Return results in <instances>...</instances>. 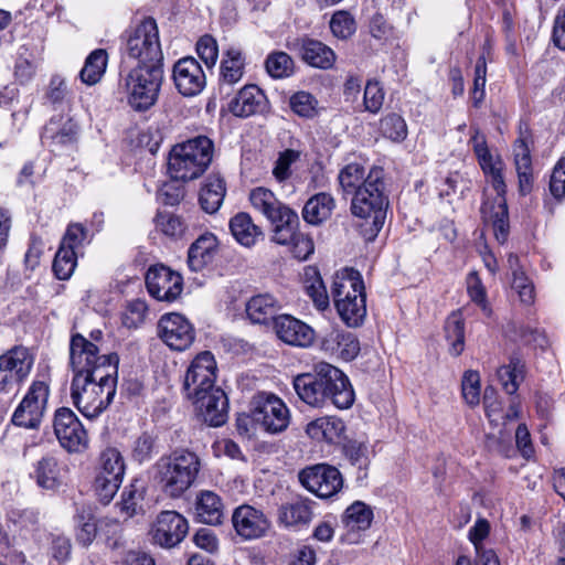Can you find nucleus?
Returning <instances> with one entry per match:
<instances>
[{
  "label": "nucleus",
  "instance_id": "obj_1",
  "mask_svg": "<svg viewBox=\"0 0 565 565\" xmlns=\"http://www.w3.org/2000/svg\"><path fill=\"white\" fill-rule=\"evenodd\" d=\"M294 388L299 398L312 407L322 408L332 404L339 409H348L355 399L349 377L327 362L315 364L312 373L297 375Z\"/></svg>",
  "mask_w": 565,
  "mask_h": 565
},
{
  "label": "nucleus",
  "instance_id": "obj_2",
  "mask_svg": "<svg viewBox=\"0 0 565 565\" xmlns=\"http://www.w3.org/2000/svg\"><path fill=\"white\" fill-rule=\"evenodd\" d=\"M469 145L473 150L487 184L495 192L493 202H490L488 199L484 201L482 213L484 217L492 223L495 238L500 243H503L509 233L504 161L499 153L493 152L489 148L486 136L480 134L477 128H473Z\"/></svg>",
  "mask_w": 565,
  "mask_h": 565
},
{
  "label": "nucleus",
  "instance_id": "obj_3",
  "mask_svg": "<svg viewBox=\"0 0 565 565\" xmlns=\"http://www.w3.org/2000/svg\"><path fill=\"white\" fill-rule=\"evenodd\" d=\"M117 373L98 370V374L73 376L71 398L76 408L88 419L100 416L116 395Z\"/></svg>",
  "mask_w": 565,
  "mask_h": 565
},
{
  "label": "nucleus",
  "instance_id": "obj_4",
  "mask_svg": "<svg viewBox=\"0 0 565 565\" xmlns=\"http://www.w3.org/2000/svg\"><path fill=\"white\" fill-rule=\"evenodd\" d=\"M201 468L193 451L181 449L162 456L154 465V480L169 498H180L194 483Z\"/></svg>",
  "mask_w": 565,
  "mask_h": 565
},
{
  "label": "nucleus",
  "instance_id": "obj_5",
  "mask_svg": "<svg viewBox=\"0 0 565 565\" xmlns=\"http://www.w3.org/2000/svg\"><path fill=\"white\" fill-rule=\"evenodd\" d=\"M331 294L340 319L350 328L360 327L366 317V295L361 274L353 268L337 271Z\"/></svg>",
  "mask_w": 565,
  "mask_h": 565
},
{
  "label": "nucleus",
  "instance_id": "obj_6",
  "mask_svg": "<svg viewBox=\"0 0 565 565\" xmlns=\"http://www.w3.org/2000/svg\"><path fill=\"white\" fill-rule=\"evenodd\" d=\"M214 145L205 136H196L172 147L168 172L174 180L191 181L201 177L212 162Z\"/></svg>",
  "mask_w": 565,
  "mask_h": 565
},
{
  "label": "nucleus",
  "instance_id": "obj_7",
  "mask_svg": "<svg viewBox=\"0 0 565 565\" xmlns=\"http://www.w3.org/2000/svg\"><path fill=\"white\" fill-rule=\"evenodd\" d=\"M387 206L384 171L380 167L372 166L369 168V181L352 196L351 213L355 217L370 221L372 235L375 236L385 222Z\"/></svg>",
  "mask_w": 565,
  "mask_h": 565
},
{
  "label": "nucleus",
  "instance_id": "obj_8",
  "mask_svg": "<svg viewBox=\"0 0 565 565\" xmlns=\"http://www.w3.org/2000/svg\"><path fill=\"white\" fill-rule=\"evenodd\" d=\"M122 39L124 54L137 63L135 67L163 68L159 30L153 19H143L140 23L127 30Z\"/></svg>",
  "mask_w": 565,
  "mask_h": 565
},
{
  "label": "nucleus",
  "instance_id": "obj_9",
  "mask_svg": "<svg viewBox=\"0 0 565 565\" xmlns=\"http://www.w3.org/2000/svg\"><path fill=\"white\" fill-rule=\"evenodd\" d=\"M162 81L161 67H132L121 82L128 105L136 111L151 108L158 100Z\"/></svg>",
  "mask_w": 565,
  "mask_h": 565
},
{
  "label": "nucleus",
  "instance_id": "obj_10",
  "mask_svg": "<svg viewBox=\"0 0 565 565\" xmlns=\"http://www.w3.org/2000/svg\"><path fill=\"white\" fill-rule=\"evenodd\" d=\"M97 343L87 340L79 333L73 334L70 342V365L73 376H85L118 372V355L116 353H99Z\"/></svg>",
  "mask_w": 565,
  "mask_h": 565
},
{
  "label": "nucleus",
  "instance_id": "obj_11",
  "mask_svg": "<svg viewBox=\"0 0 565 565\" xmlns=\"http://www.w3.org/2000/svg\"><path fill=\"white\" fill-rule=\"evenodd\" d=\"M125 473V461L120 451L109 447L100 452L96 468L94 488L100 501L108 503L117 493Z\"/></svg>",
  "mask_w": 565,
  "mask_h": 565
},
{
  "label": "nucleus",
  "instance_id": "obj_12",
  "mask_svg": "<svg viewBox=\"0 0 565 565\" xmlns=\"http://www.w3.org/2000/svg\"><path fill=\"white\" fill-rule=\"evenodd\" d=\"M290 411L285 402L269 393H259L252 401V419L269 434H278L290 424Z\"/></svg>",
  "mask_w": 565,
  "mask_h": 565
},
{
  "label": "nucleus",
  "instance_id": "obj_13",
  "mask_svg": "<svg viewBox=\"0 0 565 565\" xmlns=\"http://www.w3.org/2000/svg\"><path fill=\"white\" fill-rule=\"evenodd\" d=\"M50 385L46 380L33 381L12 416V423L20 427H39L46 411Z\"/></svg>",
  "mask_w": 565,
  "mask_h": 565
},
{
  "label": "nucleus",
  "instance_id": "obj_14",
  "mask_svg": "<svg viewBox=\"0 0 565 565\" xmlns=\"http://www.w3.org/2000/svg\"><path fill=\"white\" fill-rule=\"evenodd\" d=\"M216 371L214 355L209 351L199 353L185 372L183 388L186 397L198 396L215 388Z\"/></svg>",
  "mask_w": 565,
  "mask_h": 565
},
{
  "label": "nucleus",
  "instance_id": "obj_15",
  "mask_svg": "<svg viewBox=\"0 0 565 565\" xmlns=\"http://www.w3.org/2000/svg\"><path fill=\"white\" fill-rule=\"evenodd\" d=\"M34 359L26 348L15 347L0 356V393L18 386L31 372Z\"/></svg>",
  "mask_w": 565,
  "mask_h": 565
},
{
  "label": "nucleus",
  "instance_id": "obj_16",
  "mask_svg": "<svg viewBox=\"0 0 565 565\" xmlns=\"http://www.w3.org/2000/svg\"><path fill=\"white\" fill-rule=\"evenodd\" d=\"M158 335L170 349L184 351L193 343L195 330L185 316L178 312H169L159 319Z\"/></svg>",
  "mask_w": 565,
  "mask_h": 565
},
{
  "label": "nucleus",
  "instance_id": "obj_17",
  "mask_svg": "<svg viewBox=\"0 0 565 565\" xmlns=\"http://www.w3.org/2000/svg\"><path fill=\"white\" fill-rule=\"evenodd\" d=\"M300 483L319 498L337 494L343 484L340 471L329 465L319 463L299 472Z\"/></svg>",
  "mask_w": 565,
  "mask_h": 565
},
{
  "label": "nucleus",
  "instance_id": "obj_18",
  "mask_svg": "<svg viewBox=\"0 0 565 565\" xmlns=\"http://www.w3.org/2000/svg\"><path fill=\"white\" fill-rule=\"evenodd\" d=\"M54 433L62 447L68 451H82L88 445L87 431L70 408L62 407L56 411Z\"/></svg>",
  "mask_w": 565,
  "mask_h": 565
},
{
  "label": "nucleus",
  "instance_id": "obj_19",
  "mask_svg": "<svg viewBox=\"0 0 565 565\" xmlns=\"http://www.w3.org/2000/svg\"><path fill=\"white\" fill-rule=\"evenodd\" d=\"M188 531L189 524L183 515L175 511H162L156 518L150 535L156 544L171 548L184 540Z\"/></svg>",
  "mask_w": 565,
  "mask_h": 565
},
{
  "label": "nucleus",
  "instance_id": "obj_20",
  "mask_svg": "<svg viewBox=\"0 0 565 565\" xmlns=\"http://www.w3.org/2000/svg\"><path fill=\"white\" fill-rule=\"evenodd\" d=\"M146 286L149 294L159 301H174L183 290L181 275L164 265H156L148 269Z\"/></svg>",
  "mask_w": 565,
  "mask_h": 565
},
{
  "label": "nucleus",
  "instance_id": "obj_21",
  "mask_svg": "<svg viewBox=\"0 0 565 565\" xmlns=\"http://www.w3.org/2000/svg\"><path fill=\"white\" fill-rule=\"evenodd\" d=\"M232 523L235 533L244 541L264 537L270 529L264 511L249 504H242L233 511Z\"/></svg>",
  "mask_w": 565,
  "mask_h": 565
},
{
  "label": "nucleus",
  "instance_id": "obj_22",
  "mask_svg": "<svg viewBox=\"0 0 565 565\" xmlns=\"http://www.w3.org/2000/svg\"><path fill=\"white\" fill-rule=\"evenodd\" d=\"M172 79L178 92L185 97L199 95L206 85L202 66L190 56L180 58L173 65Z\"/></svg>",
  "mask_w": 565,
  "mask_h": 565
},
{
  "label": "nucleus",
  "instance_id": "obj_23",
  "mask_svg": "<svg viewBox=\"0 0 565 565\" xmlns=\"http://www.w3.org/2000/svg\"><path fill=\"white\" fill-rule=\"evenodd\" d=\"M277 338L287 345L309 348L316 339L315 330L291 315H278L274 320Z\"/></svg>",
  "mask_w": 565,
  "mask_h": 565
},
{
  "label": "nucleus",
  "instance_id": "obj_24",
  "mask_svg": "<svg viewBox=\"0 0 565 565\" xmlns=\"http://www.w3.org/2000/svg\"><path fill=\"white\" fill-rule=\"evenodd\" d=\"M195 405L204 422L210 426H221L226 422L228 402L226 394L220 387L189 397Z\"/></svg>",
  "mask_w": 565,
  "mask_h": 565
},
{
  "label": "nucleus",
  "instance_id": "obj_25",
  "mask_svg": "<svg viewBox=\"0 0 565 565\" xmlns=\"http://www.w3.org/2000/svg\"><path fill=\"white\" fill-rule=\"evenodd\" d=\"M320 350L331 358L352 361L359 355L361 347L354 333L332 329L321 338Z\"/></svg>",
  "mask_w": 565,
  "mask_h": 565
},
{
  "label": "nucleus",
  "instance_id": "obj_26",
  "mask_svg": "<svg viewBox=\"0 0 565 565\" xmlns=\"http://www.w3.org/2000/svg\"><path fill=\"white\" fill-rule=\"evenodd\" d=\"M315 504L311 499L300 495L284 502L277 511L278 524L294 530L309 525L313 519Z\"/></svg>",
  "mask_w": 565,
  "mask_h": 565
},
{
  "label": "nucleus",
  "instance_id": "obj_27",
  "mask_svg": "<svg viewBox=\"0 0 565 565\" xmlns=\"http://www.w3.org/2000/svg\"><path fill=\"white\" fill-rule=\"evenodd\" d=\"M483 405L489 423L493 427L499 428L500 436L504 437L508 434L505 429L508 422L514 420L520 416L521 402L516 396L513 397L510 401L509 408L504 411L495 391L487 387L483 396Z\"/></svg>",
  "mask_w": 565,
  "mask_h": 565
},
{
  "label": "nucleus",
  "instance_id": "obj_28",
  "mask_svg": "<svg viewBox=\"0 0 565 565\" xmlns=\"http://www.w3.org/2000/svg\"><path fill=\"white\" fill-rule=\"evenodd\" d=\"M76 124L65 115L54 116L45 125L42 142L53 148L73 143L76 139Z\"/></svg>",
  "mask_w": 565,
  "mask_h": 565
},
{
  "label": "nucleus",
  "instance_id": "obj_29",
  "mask_svg": "<svg viewBox=\"0 0 565 565\" xmlns=\"http://www.w3.org/2000/svg\"><path fill=\"white\" fill-rule=\"evenodd\" d=\"M512 156L519 179V191L521 194H526L533 182L531 150L526 137L521 136L514 141Z\"/></svg>",
  "mask_w": 565,
  "mask_h": 565
},
{
  "label": "nucleus",
  "instance_id": "obj_30",
  "mask_svg": "<svg viewBox=\"0 0 565 565\" xmlns=\"http://www.w3.org/2000/svg\"><path fill=\"white\" fill-rule=\"evenodd\" d=\"M195 515L202 523L221 524L224 518V504L221 497L211 490H201L195 498Z\"/></svg>",
  "mask_w": 565,
  "mask_h": 565
},
{
  "label": "nucleus",
  "instance_id": "obj_31",
  "mask_svg": "<svg viewBox=\"0 0 565 565\" xmlns=\"http://www.w3.org/2000/svg\"><path fill=\"white\" fill-rule=\"evenodd\" d=\"M217 238L212 233L201 235L189 248L188 264L191 270L201 271L212 264L217 252Z\"/></svg>",
  "mask_w": 565,
  "mask_h": 565
},
{
  "label": "nucleus",
  "instance_id": "obj_32",
  "mask_svg": "<svg viewBox=\"0 0 565 565\" xmlns=\"http://www.w3.org/2000/svg\"><path fill=\"white\" fill-rule=\"evenodd\" d=\"M265 102L266 97L257 86L246 85L230 103L228 109L236 117H249L260 111Z\"/></svg>",
  "mask_w": 565,
  "mask_h": 565
},
{
  "label": "nucleus",
  "instance_id": "obj_33",
  "mask_svg": "<svg viewBox=\"0 0 565 565\" xmlns=\"http://www.w3.org/2000/svg\"><path fill=\"white\" fill-rule=\"evenodd\" d=\"M281 309L279 300L269 294L252 297L245 305L246 316L253 323L266 324L275 320Z\"/></svg>",
  "mask_w": 565,
  "mask_h": 565
},
{
  "label": "nucleus",
  "instance_id": "obj_34",
  "mask_svg": "<svg viewBox=\"0 0 565 565\" xmlns=\"http://www.w3.org/2000/svg\"><path fill=\"white\" fill-rule=\"evenodd\" d=\"M246 57L243 51L237 46H230L223 52L220 65V83L235 85L244 76Z\"/></svg>",
  "mask_w": 565,
  "mask_h": 565
},
{
  "label": "nucleus",
  "instance_id": "obj_35",
  "mask_svg": "<svg viewBox=\"0 0 565 565\" xmlns=\"http://www.w3.org/2000/svg\"><path fill=\"white\" fill-rule=\"evenodd\" d=\"M344 422L335 416H323L310 422L306 427L308 436L318 441L335 443L344 434Z\"/></svg>",
  "mask_w": 565,
  "mask_h": 565
},
{
  "label": "nucleus",
  "instance_id": "obj_36",
  "mask_svg": "<svg viewBox=\"0 0 565 565\" xmlns=\"http://www.w3.org/2000/svg\"><path fill=\"white\" fill-rule=\"evenodd\" d=\"M230 230L236 242L245 247L254 246L263 235L262 230L245 212L237 213L231 218Z\"/></svg>",
  "mask_w": 565,
  "mask_h": 565
},
{
  "label": "nucleus",
  "instance_id": "obj_37",
  "mask_svg": "<svg viewBox=\"0 0 565 565\" xmlns=\"http://www.w3.org/2000/svg\"><path fill=\"white\" fill-rule=\"evenodd\" d=\"M252 206L262 213L268 221L275 220L289 207L282 204L273 191L266 188H255L249 193Z\"/></svg>",
  "mask_w": 565,
  "mask_h": 565
},
{
  "label": "nucleus",
  "instance_id": "obj_38",
  "mask_svg": "<svg viewBox=\"0 0 565 565\" xmlns=\"http://www.w3.org/2000/svg\"><path fill=\"white\" fill-rule=\"evenodd\" d=\"M300 55L309 65L323 70L330 68L335 62L334 52L316 40H303L300 46Z\"/></svg>",
  "mask_w": 565,
  "mask_h": 565
},
{
  "label": "nucleus",
  "instance_id": "obj_39",
  "mask_svg": "<svg viewBox=\"0 0 565 565\" xmlns=\"http://www.w3.org/2000/svg\"><path fill=\"white\" fill-rule=\"evenodd\" d=\"M334 206V199L331 194L318 193L305 204L302 210L303 220L309 224L318 225L330 217Z\"/></svg>",
  "mask_w": 565,
  "mask_h": 565
},
{
  "label": "nucleus",
  "instance_id": "obj_40",
  "mask_svg": "<svg viewBox=\"0 0 565 565\" xmlns=\"http://www.w3.org/2000/svg\"><path fill=\"white\" fill-rule=\"evenodd\" d=\"M225 192L224 180L220 175H210L200 191L202 209L207 213H215L223 203Z\"/></svg>",
  "mask_w": 565,
  "mask_h": 565
},
{
  "label": "nucleus",
  "instance_id": "obj_41",
  "mask_svg": "<svg viewBox=\"0 0 565 565\" xmlns=\"http://www.w3.org/2000/svg\"><path fill=\"white\" fill-rule=\"evenodd\" d=\"M341 190L345 194H354L369 181V169L360 162L345 164L338 174Z\"/></svg>",
  "mask_w": 565,
  "mask_h": 565
},
{
  "label": "nucleus",
  "instance_id": "obj_42",
  "mask_svg": "<svg viewBox=\"0 0 565 565\" xmlns=\"http://www.w3.org/2000/svg\"><path fill=\"white\" fill-rule=\"evenodd\" d=\"M373 510L362 501H355L349 505L342 516V523L348 531H365L373 521Z\"/></svg>",
  "mask_w": 565,
  "mask_h": 565
},
{
  "label": "nucleus",
  "instance_id": "obj_43",
  "mask_svg": "<svg viewBox=\"0 0 565 565\" xmlns=\"http://www.w3.org/2000/svg\"><path fill=\"white\" fill-rule=\"evenodd\" d=\"M298 215L291 209L284 211L275 220L270 221L274 225L273 241L280 245H290L297 233Z\"/></svg>",
  "mask_w": 565,
  "mask_h": 565
},
{
  "label": "nucleus",
  "instance_id": "obj_44",
  "mask_svg": "<svg viewBox=\"0 0 565 565\" xmlns=\"http://www.w3.org/2000/svg\"><path fill=\"white\" fill-rule=\"evenodd\" d=\"M108 63V55L105 50L97 49L86 58L84 67L81 71V79L86 85H95L105 74Z\"/></svg>",
  "mask_w": 565,
  "mask_h": 565
},
{
  "label": "nucleus",
  "instance_id": "obj_45",
  "mask_svg": "<svg viewBox=\"0 0 565 565\" xmlns=\"http://www.w3.org/2000/svg\"><path fill=\"white\" fill-rule=\"evenodd\" d=\"M497 375L503 390L514 395L524 379V363L518 358H512L508 364L498 369Z\"/></svg>",
  "mask_w": 565,
  "mask_h": 565
},
{
  "label": "nucleus",
  "instance_id": "obj_46",
  "mask_svg": "<svg viewBox=\"0 0 565 565\" xmlns=\"http://www.w3.org/2000/svg\"><path fill=\"white\" fill-rule=\"evenodd\" d=\"M305 289L318 310L329 307L330 299L323 280L315 268H308L305 273Z\"/></svg>",
  "mask_w": 565,
  "mask_h": 565
},
{
  "label": "nucleus",
  "instance_id": "obj_47",
  "mask_svg": "<svg viewBox=\"0 0 565 565\" xmlns=\"http://www.w3.org/2000/svg\"><path fill=\"white\" fill-rule=\"evenodd\" d=\"M445 332L450 354L460 355L465 349V322L460 313L454 312L448 317Z\"/></svg>",
  "mask_w": 565,
  "mask_h": 565
},
{
  "label": "nucleus",
  "instance_id": "obj_48",
  "mask_svg": "<svg viewBox=\"0 0 565 565\" xmlns=\"http://www.w3.org/2000/svg\"><path fill=\"white\" fill-rule=\"evenodd\" d=\"M34 476L40 487L54 489L60 480V470L56 460L52 457L42 458L36 463Z\"/></svg>",
  "mask_w": 565,
  "mask_h": 565
},
{
  "label": "nucleus",
  "instance_id": "obj_49",
  "mask_svg": "<svg viewBox=\"0 0 565 565\" xmlns=\"http://www.w3.org/2000/svg\"><path fill=\"white\" fill-rule=\"evenodd\" d=\"M380 129L385 138L394 142H402L407 137V125L397 114H388L381 119Z\"/></svg>",
  "mask_w": 565,
  "mask_h": 565
},
{
  "label": "nucleus",
  "instance_id": "obj_50",
  "mask_svg": "<svg viewBox=\"0 0 565 565\" xmlns=\"http://www.w3.org/2000/svg\"><path fill=\"white\" fill-rule=\"evenodd\" d=\"M77 265V254L73 249L60 246L53 262V271L60 280H67Z\"/></svg>",
  "mask_w": 565,
  "mask_h": 565
},
{
  "label": "nucleus",
  "instance_id": "obj_51",
  "mask_svg": "<svg viewBox=\"0 0 565 565\" xmlns=\"http://www.w3.org/2000/svg\"><path fill=\"white\" fill-rule=\"evenodd\" d=\"M290 107L295 114L303 118H313L319 114V102L308 92H297L290 97Z\"/></svg>",
  "mask_w": 565,
  "mask_h": 565
},
{
  "label": "nucleus",
  "instance_id": "obj_52",
  "mask_svg": "<svg viewBox=\"0 0 565 565\" xmlns=\"http://www.w3.org/2000/svg\"><path fill=\"white\" fill-rule=\"evenodd\" d=\"M156 228L172 238L182 237L186 231L183 220L169 212H159L154 218Z\"/></svg>",
  "mask_w": 565,
  "mask_h": 565
},
{
  "label": "nucleus",
  "instance_id": "obj_53",
  "mask_svg": "<svg viewBox=\"0 0 565 565\" xmlns=\"http://www.w3.org/2000/svg\"><path fill=\"white\" fill-rule=\"evenodd\" d=\"M292 60L285 52L271 53L265 63L267 73L274 78L289 76L292 73Z\"/></svg>",
  "mask_w": 565,
  "mask_h": 565
},
{
  "label": "nucleus",
  "instance_id": "obj_54",
  "mask_svg": "<svg viewBox=\"0 0 565 565\" xmlns=\"http://www.w3.org/2000/svg\"><path fill=\"white\" fill-rule=\"evenodd\" d=\"M461 393L465 402L475 407L480 403V375L478 372L469 370L466 371L461 381Z\"/></svg>",
  "mask_w": 565,
  "mask_h": 565
},
{
  "label": "nucleus",
  "instance_id": "obj_55",
  "mask_svg": "<svg viewBox=\"0 0 565 565\" xmlns=\"http://www.w3.org/2000/svg\"><path fill=\"white\" fill-rule=\"evenodd\" d=\"M467 292L471 301L479 306L483 312L490 315L487 300V290L477 271H471L466 278Z\"/></svg>",
  "mask_w": 565,
  "mask_h": 565
},
{
  "label": "nucleus",
  "instance_id": "obj_56",
  "mask_svg": "<svg viewBox=\"0 0 565 565\" xmlns=\"http://www.w3.org/2000/svg\"><path fill=\"white\" fill-rule=\"evenodd\" d=\"M330 29L335 38L345 40L355 32L356 25L348 11H337L330 20Z\"/></svg>",
  "mask_w": 565,
  "mask_h": 565
},
{
  "label": "nucleus",
  "instance_id": "obj_57",
  "mask_svg": "<svg viewBox=\"0 0 565 565\" xmlns=\"http://www.w3.org/2000/svg\"><path fill=\"white\" fill-rule=\"evenodd\" d=\"M86 243H88V236L85 226L81 223H72L67 226L60 246L73 249L78 254Z\"/></svg>",
  "mask_w": 565,
  "mask_h": 565
},
{
  "label": "nucleus",
  "instance_id": "obj_58",
  "mask_svg": "<svg viewBox=\"0 0 565 565\" xmlns=\"http://www.w3.org/2000/svg\"><path fill=\"white\" fill-rule=\"evenodd\" d=\"M147 312L148 307L143 300L136 299L130 301L122 313L124 326L129 329L140 327L146 320Z\"/></svg>",
  "mask_w": 565,
  "mask_h": 565
},
{
  "label": "nucleus",
  "instance_id": "obj_59",
  "mask_svg": "<svg viewBox=\"0 0 565 565\" xmlns=\"http://www.w3.org/2000/svg\"><path fill=\"white\" fill-rule=\"evenodd\" d=\"M300 158V152L294 149H286L279 153L273 174L279 182L286 181L291 175L290 167Z\"/></svg>",
  "mask_w": 565,
  "mask_h": 565
},
{
  "label": "nucleus",
  "instance_id": "obj_60",
  "mask_svg": "<svg viewBox=\"0 0 565 565\" xmlns=\"http://www.w3.org/2000/svg\"><path fill=\"white\" fill-rule=\"evenodd\" d=\"M511 287L518 294L521 302L524 305L533 303L535 298L534 286L522 270H513Z\"/></svg>",
  "mask_w": 565,
  "mask_h": 565
},
{
  "label": "nucleus",
  "instance_id": "obj_61",
  "mask_svg": "<svg viewBox=\"0 0 565 565\" xmlns=\"http://www.w3.org/2000/svg\"><path fill=\"white\" fill-rule=\"evenodd\" d=\"M77 542L83 546H88L94 541L97 533L96 519L90 514H81L77 516Z\"/></svg>",
  "mask_w": 565,
  "mask_h": 565
},
{
  "label": "nucleus",
  "instance_id": "obj_62",
  "mask_svg": "<svg viewBox=\"0 0 565 565\" xmlns=\"http://www.w3.org/2000/svg\"><path fill=\"white\" fill-rule=\"evenodd\" d=\"M154 452L156 439L152 435L143 433L135 440L132 457L139 463L150 460Z\"/></svg>",
  "mask_w": 565,
  "mask_h": 565
},
{
  "label": "nucleus",
  "instance_id": "obj_63",
  "mask_svg": "<svg viewBox=\"0 0 565 565\" xmlns=\"http://www.w3.org/2000/svg\"><path fill=\"white\" fill-rule=\"evenodd\" d=\"M196 52L207 67H213L218 57L216 40L211 35H203L196 43Z\"/></svg>",
  "mask_w": 565,
  "mask_h": 565
},
{
  "label": "nucleus",
  "instance_id": "obj_64",
  "mask_svg": "<svg viewBox=\"0 0 565 565\" xmlns=\"http://www.w3.org/2000/svg\"><path fill=\"white\" fill-rule=\"evenodd\" d=\"M550 191L557 200L565 196V154L558 159L553 169L550 180Z\"/></svg>",
  "mask_w": 565,
  "mask_h": 565
}]
</instances>
